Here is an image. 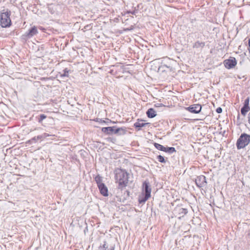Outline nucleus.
<instances>
[{"label": "nucleus", "instance_id": "29", "mask_svg": "<svg viewBox=\"0 0 250 250\" xmlns=\"http://www.w3.org/2000/svg\"><path fill=\"white\" fill-rule=\"evenodd\" d=\"M33 140H36V137H34V138H33Z\"/></svg>", "mask_w": 250, "mask_h": 250}, {"label": "nucleus", "instance_id": "1", "mask_svg": "<svg viewBox=\"0 0 250 250\" xmlns=\"http://www.w3.org/2000/svg\"><path fill=\"white\" fill-rule=\"evenodd\" d=\"M116 182L118 183V188H123L125 187L128 182V173L122 169H118L115 171Z\"/></svg>", "mask_w": 250, "mask_h": 250}, {"label": "nucleus", "instance_id": "26", "mask_svg": "<svg viewBox=\"0 0 250 250\" xmlns=\"http://www.w3.org/2000/svg\"><path fill=\"white\" fill-rule=\"evenodd\" d=\"M249 123L250 124V113L249 114Z\"/></svg>", "mask_w": 250, "mask_h": 250}, {"label": "nucleus", "instance_id": "17", "mask_svg": "<svg viewBox=\"0 0 250 250\" xmlns=\"http://www.w3.org/2000/svg\"><path fill=\"white\" fill-rule=\"evenodd\" d=\"M250 110V107L243 106L241 109V114L245 116L246 113Z\"/></svg>", "mask_w": 250, "mask_h": 250}, {"label": "nucleus", "instance_id": "25", "mask_svg": "<svg viewBox=\"0 0 250 250\" xmlns=\"http://www.w3.org/2000/svg\"><path fill=\"white\" fill-rule=\"evenodd\" d=\"M216 112L218 113H220L222 112V108L221 107H218L217 109H216Z\"/></svg>", "mask_w": 250, "mask_h": 250}, {"label": "nucleus", "instance_id": "4", "mask_svg": "<svg viewBox=\"0 0 250 250\" xmlns=\"http://www.w3.org/2000/svg\"><path fill=\"white\" fill-rule=\"evenodd\" d=\"M143 191L145 193V197L139 198L140 203H144L147 201L151 196V188L149 184L147 181H145L143 184Z\"/></svg>", "mask_w": 250, "mask_h": 250}, {"label": "nucleus", "instance_id": "11", "mask_svg": "<svg viewBox=\"0 0 250 250\" xmlns=\"http://www.w3.org/2000/svg\"><path fill=\"white\" fill-rule=\"evenodd\" d=\"M148 117L152 118L156 116V111L153 108H149L146 112Z\"/></svg>", "mask_w": 250, "mask_h": 250}, {"label": "nucleus", "instance_id": "10", "mask_svg": "<svg viewBox=\"0 0 250 250\" xmlns=\"http://www.w3.org/2000/svg\"><path fill=\"white\" fill-rule=\"evenodd\" d=\"M100 193L104 196H107L108 195V189L104 184H100L98 186Z\"/></svg>", "mask_w": 250, "mask_h": 250}, {"label": "nucleus", "instance_id": "3", "mask_svg": "<svg viewBox=\"0 0 250 250\" xmlns=\"http://www.w3.org/2000/svg\"><path fill=\"white\" fill-rule=\"evenodd\" d=\"M250 143V135L246 133L241 134L237 141L236 146L238 149L244 148Z\"/></svg>", "mask_w": 250, "mask_h": 250}, {"label": "nucleus", "instance_id": "21", "mask_svg": "<svg viewBox=\"0 0 250 250\" xmlns=\"http://www.w3.org/2000/svg\"><path fill=\"white\" fill-rule=\"evenodd\" d=\"M47 136H49V135L48 134L44 133L43 134H42V135L38 136L37 137V139H42V138H46Z\"/></svg>", "mask_w": 250, "mask_h": 250}, {"label": "nucleus", "instance_id": "12", "mask_svg": "<svg viewBox=\"0 0 250 250\" xmlns=\"http://www.w3.org/2000/svg\"><path fill=\"white\" fill-rule=\"evenodd\" d=\"M205 46V43L204 42H200L199 41H197L194 43V44L193 45V48H202Z\"/></svg>", "mask_w": 250, "mask_h": 250}, {"label": "nucleus", "instance_id": "5", "mask_svg": "<svg viewBox=\"0 0 250 250\" xmlns=\"http://www.w3.org/2000/svg\"><path fill=\"white\" fill-rule=\"evenodd\" d=\"M102 131L107 134H123L125 130L122 128H116L115 126L103 127Z\"/></svg>", "mask_w": 250, "mask_h": 250}, {"label": "nucleus", "instance_id": "19", "mask_svg": "<svg viewBox=\"0 0 250 250\" xmlns=\"http://www.w3.org/2000/svg\"><path fill=\"white\" fill-rule=\"evenodd\" d=\"M157 160L161 163H166V161L164 157L161 155H158L157 156Z\"/></svg>", "mask_w": 250, "mask_h": 250}, {"label": "nucleus", "instance_id": "27", "mask_svg": "<svg viewBox=\"0 0 250 250\" xmlns=\"http://www.w3.org/2000/svg\"><path fill=\"white\" fill-rule=\"evenodd\" d=\"M249 45L250 47V39L249 40Z\"/></svg>", "mask_w": 250, "mask_h": 250}, {"label": "nucleus", "instance_id": "6", "mask_svg": "<svg viewBox=\"0 0 250 250\" xmlns=\"http://www.w3.org/2000/svg\"><path fill=\"white\" fill-rule=\"evenodd\" d=\"M237 64L235 58L230 57L224 61V65L227 68L230 69L234 67Z\"/></svg>", "mask_w": 250, "mask_h": 250}, {"label": "nucleus", "instance_id": "9", "mask_svg": "<svg viewBox=\"0 0 250 250\" xmlns=\"http://www.w3.org/2000/svg\"><path fill=\"white\" fill-rule=\"evenodd\" d=\"M38 33V30L36 26L32 27L28 32L25 34V36L28 38H30L34 35H36Z\"/></svg>", "mask_w": 250, "mask_h": 250}, {"label": "nucleus", "instance_id": "15", "mask_svg": "<svg viewBox=\"0 0 250 250\" xmlns=\"http://www.w3.org/2000/svg\"><path fill=\"white\" fill-rule=\"evenodd\" d=\"M95 180L97 184L98 187L100 186V184H104L102 183V178L100 175H97L95 178Z\"/></svg>", "mask_w": 250, "mask_h": 250}, {"label": "nucleus", "instance_id": "23", "mask_svg": "<svg viewBox=\"0 0 250 250\" xmlns=\"http://www.w3.org/2000/svg\"><path fill=\"white\" fill-rule=\"evenodd\" d=\"M46 118V115H45L44 114H41L40 116V118L39 119V122L40 123L42 122V121L44 119H45V118Z\"/></svg>", "mask_w": 250, "mask_h": 250}, {"label": "nucleus", "instance_id": "16", "mask_svg": "<svg viewBox=\"0 0 250 250\" xmlns=\"http://www.w3.org/2000/svg\"><path fill=\"white\" fill-rule=\"evenodd\" d=\"M179 213L182 216H183L188 213V210L186 208H180L178 209Z\"/></svg>", "mask_w": 250, "mask_h": 250}, {"label": "nucleus", "instance_id": "13", "mask_svg": "<svg viewBox=\"0 0 250 250\" xmlns=\"http://www.w3.org/2000/svg\"><path fill=\"white\" fill-rule=\"evenodd\" d=\"M147 124V123H144L143 122L139 121L134 124V126L136 128H138V130H140L141 127L145 126Z\"/></svg>", "mask_w": 250, "mask_h": 250}, {"label": "nucleus", "instance_id": "14", "mask_svg": "<svg viewBox=\"0 0 250 250\" xmlns=\"http://www.w3.org/2000/svg\"><path fill=\"white\" fill-rule=\"evenodd\" d=\"M154 146L157 149L165 152L166 147L164 146H163L155 143L154 144Z\"/></svg>", "mask_w": 250, "mask_h": 250}, {"label": "nucleus", "instance_id": "18", "mask_svg": "<svg viewBox=\"0 0 250 250\" xmlns=\"http://www.w3.org/2000/svg\"><path fill=\"white\" fill-rule=\"evenodd\" d=\"M175 151H176V150L174 147H166L165 152H168L169 153H172Z\"/></svg>", "mask_w": 250, "mask_h": 250}, {"label": "nucleus", "instance_id": "20", "mask_svg": "<svg viewBox=\"0 0 250 250\" xmlns=\"http://www.w3.org/2000/svg\"><path fill=\"white\" fill-rule=\"evenodd\" d=\"M107 246H106V245L105 244V243L104 242V243L103 245V246H100L99 248V250H107Z\"/></svg>", "mask_w": 250, "mask_h": 250}, {"label": "nucleus", "instance_id": "8", "mask_svg": "<svg viewBox=\"0 0 250 250\" xmlns=\"http://www.w3.org/2000/svg\"><path fill=\"white\" fill-rule=\"evenodd\" d=\"M195 182L198 187H203L206 183V177L203 175L198 176L196 179Z\"/></svg>", "mask_w": 250, "mask_h": 250}, {"label": "nucleus", "instance_id": "2", "mask_svg": "<svg viewBox=\"0 0 250 250\" xmlns=\"http://www.w3.org/2000/svg\"><path fill=\"white\" fill-rule=\"evenodd\" d=\"M10 11L8 9H3L0 13V25L2 27H9L11 25V21L10 18Z\"/></svg>", "mask_w": 250, "mask_h": 250}, {"label": "nucleus", "instance_id": "28", "mask_svg": "<svg viewBox=\"0 0 250 250\" xmlns=\"http://www.w3.org/2000/svg\"><path fill=\"white\" fill-rule=\"evenodd\" d=\"M110 250H114V248H113V247H112V248L110 249Z\"/></svg>", "mask_w": 250, "mask_h": 250}, {"label": "nucleus", "instance_id": "7", "mask_svg": "<svg viewBox=\"0 0 250 250\" xmlns=\"http://www.w3.org/2000/svg\"><path fill=\"white\" fill-rule=\"evenodd\" d=\"M186 109L191 113L196 114L199 113L201 111L202 106L199 104H195L187 107Z\"/></svg>", "mask_w": 250, "mask_h": 250}, {"label": "nucleus", "instance_id": "22", "mask_svg": "<svg viewBox=\"0 0 250 250\" xmlns=\"http://www.w3.org/2000/svg\"><path fill=\"white\" fill-rule=\"evenodd\" d=\"M249 100H250L249 98H247L245 100V102H244V106L248 107H249Z\"/></svg>", "mask_w": 250, "mask_h": 250}, {"label": "nucleus", "instance_id": "24", "mask_svg": "<svg viewBox=\"0 0 250 250\" xmlns=\"http://www.w3.org/2000/svg\"><path fill=\"white\" fill-rule=\"evenodd\" d=\"M68 73V71L65 68L64 70V73L63 74V77L67 76V73Z\"/></svg>", "mask_w": 250, "mask_h": 250}]
</instances>
